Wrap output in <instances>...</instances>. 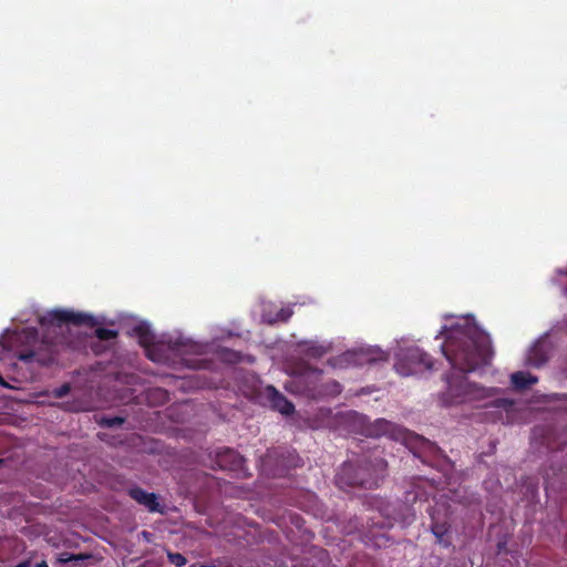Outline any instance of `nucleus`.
<instances>
[{
    "label": "nucleus",
    "mask_w": 567,
    "mask_h": 567,
    "mask_svg": "<svg viewBox=\"0 0 567 567\" xmlns=\"http://www.w3.org/2000/svg\"><path fill=\"white\" fill-rule=\"evenodd\" d=\"M444 338L442 352L453 370L462 375H446L447 393L462 402L472 392V384L464 374L488 365L494 357L489 336L474 321L472 316L458 318L451 326H443L436 336Z\"/></svg>",
    "instance_id": "f257e3e1"
},
{
    "label": "nucleus",
    "mask_w": 567,
    "mask_h": 567,
    "mask_svg": "<svg viewBox=\"0 0 567 567\" xmlns=\"http://www.w3.org/2000/svg\"><path fill=\"white\" fill-rule=\"evenodd\" d=\"M290 391L308 399L319 400L337 396L341 393V384L333 379H323V371L307 363L300 364L288 383Z\"/></svg>",
    "instance_id": "f03ea898"
},
{
    "label": "nucleus",
    "mask_w": 567,
    "mask_h": 567,
    "mask_svg": "<svg viewBox=\"0 0 567 567\" xmlns=\"http://www.w3.org/2000/svg\"><path fill=\"white\" fill-rule=\"evenodd\" d=\"M385 466L386 464L382 458L362 457L355 462L347 461L338 472L336 483L340 488L363 487L371 489L379 486Z\"/></svg>",
    "instance_id": "7ed1b4c3"
},
{
    "label": "nucleus",
    "mask_w": 567,
    "mask_h": 567,
    "mask_svg": "<svg viewBox=\"0 0 567 567\" xmlns=\"http://www.w3.org/2000/svg\"><path fill=\"white\" fill-rule=\"evenodd\" d=\"M39 323L43 329L53 328L61 330L63 326L66 324L93 328L97 324V321L93 316L87 313L75 312L66 309H54L40 317Z\"/></svg>",
    "instance_id": "20e7f679"
},
{
    "label": "nucleus",
    "mask_w": 567,
    "mask_h": 567,
    "mask_svg": "<svg viewBox=\"0 0 567 567\" xmlns=\"http://www.w3.org/2000/svg\"><path fill=\"white\" fill-rule=\"evenodd\" d=\"M394 368L399 374L409 377L432 370L433 360L429 353L417 347H413L408 348L398 355Z\"/></svg>",
    "instance_id": "39448f33"
},
{
    "label": "nucleus",
    "mask_w": 567,
    "mask_h": 567,
    "mask_svg": "<svg viewBox=\"0 0 567 567\" xmlns=\"http://www.w3.org/2000/svg\"><path fill=\"white\" fill-rule=\"evenodd\" d=\"M262 462L274 476H285L289 470L302 466V461L295 451L281 447L269 450Z\"/></svg>",
    "instance_id": "423d86ee"
},
{
    "label": "nucleus",
    "mask_w": 567,
    "mask_h": 567,
    "mask_svg": "<svg viewBox=\"0 0 567 567\" xmlns=\"http://www.w3.org/2000/svg\"><path fill=\"white\" fill-rule=\"evenodd\" d=\"M63 342L68 343L64 338L56 342H43L37 349L20 351L18 359L25 363L37 362L41 367H50L56 362V348Z\"/></svg>",
    "instance_id": "0eeeda50"
},
{
    "label": "nucleus",
    "mask_w": 567,
    "mask_h": 567,
    "mask_svg": "<svg viewBox=\"0 0 567 567\" xmlns=\"http://www.w3.org/2000/svg\"><path fill=\"white\" fill-rule=\"evenodd\" d=\"M244 462V457L233 449L225 447L216 452L215 463L220 470L239 471L243 468Z\"/></svg>",
    "instance_id": "6e6552de"
},
{
    "label": "nucleus",
    "mask_w": 567,
    "mask_h": 567,
    "mask_svg": "<svg viewBox=\"0 0 567 567\" xmlns=\"http://www.w3.org/2000/svg\"><path fill=\"white\" fill-rule=\"evenodd\" d=\"M128 496L140 505H143L152 513H162L158 497L155 493H148L140 486H133L127 489Z\"/></svg>",
    "instance_id": "1a4fd4ad"
},
{
    "label": "nucleus",
    "mask_w": 567,
    "mask_h": 567,
    "mask_svg": "<svg viewBox=\"0 0 567 567\" xmlns=\"http://www.w3.org/2000/svg\"><path fill=\"white\" fill-rule=\"evenodd\" d=\"M265 395L274 410H277L284 415H290L293 413V404L290 401H288L287 398L282 393H280L275 386L268 385L265 389Z\"/></svg>",
    "instance_id": "9d476101"
},
{
    "label": "nucleus",
    "mask_w": 567,
    "mask_h": 567,
    "mask_svg": "<svg viewBox=\"0 0 567 567\" xmlns=\"http://www.w3.org/2000/svg\"><path fill=\"white\" fill-rule=\"evenodd\" d=\"M431 532L436 538V543L447 548L452 545L451 524L447 519L440 520L434 514L431 515Z\"/></svg>",
    "instance_id": "9b49d317"
},
{
    "label": "nucleus",
    "mask_w": 567,
    "mask_h": 567,
    "mask_svg": "<svg viewBox=\"0 0 567 567\" xmlns=\"http://www.w3.org/2000/svg\"><path fill=\"white\" fill-rule=\"evenodd\" d=\"M133 334L138 339L140 344L147 350L154 343L155 336L146 323L135 326Z\"/></svg>",
    "instance_id": "f8f14e48"
},
{
    "label": "nucleus",
    "mask_w": 567,
    "mask_h": 567,
    "mask_svg": "<svg viewBox=\"0 0 567 567\" xmlns=\"http://www.w3.org/2000/svg\"><path fill=\"white\" fill-rule=\"evenodd\" d=\"M538 379L530 373L518 371L511 375L512 385L518 390H526L533 384L537 383Z\"/></svg>",
    "instance_id": "ddd939ff"
},
{
    "label": "nucleus",
    "mask_w": 567,
    "mask_h": 567,
    "mask_svg": "<svg viewBox=\"0 0 567 567\" xmlns=\"http://www.w3.org/2000/svg\"><path fill=\"white\" fill-rule=\"evenodd\" d=\"M417 442H419L420 447L425 453H429L430 455H432L434 457L443 455L442 450L435 443H432L429 440H426L424 437H419V436H417Z\"/></svg>",
    "instance_id": "4468645a"
},
{
    "label": "nucleus",
    "mask_w": 567,
    "mask_h": 567,
    "mask_svg": "<svg viewBox=\"0 0 567 567\" xmlns=\"http://www.w3.org/2000/svg\"><path fill=\"white\" fill-rule=\"evenodd\" d=\"M90 556L85 554H71L68 551L60 553L58 555V561L61 564L79 563L87 559Z\"/></svg>",
    "instance_id": "2eb2a0df"
},
{
    "label": "nucleus",
    "mask_w": 567,
    "mask_h": 567,
    "mask_svg": "<svg viewBox=\"0 0 567 567\" xmlns=\"http://www.w3.org/2000/svg\"><path fill=\"white\" fill-rule=\"evenodd\" d=\"M528 362L533 367L539 368L547 362V357L540 351L539 348L535 347L528 355Z\"/></svg>",
    "instance_id": "dca6fc26"
},
{
    "label": "nucleus",
    "mask_w": 567,
    "mask_h": 567,
    "mask_svg": "<svg viewBox=\"0 0 567 567\" xmlns=\"http://www.w3.org/2000/svg\"><path fill=\"white\" fill-rule=\"evenodd\" d=\"M199 349V346L193 342H186L182 340H176L173 346V350L177 352H185V353H197Z\"/></svg>",
    "instance_id": "f3484780"
},
{
    "label": "nucleus",
    "mask_w": 567,
    "mask_h": 567,
    "mask_svg": "<svg viewBox=\"0 0 567 567\" xmlns=\"http://www.w3.org/2000/svg\"><path fill=\"white\" fill-rule=\"evenodd\" d=\"M94 334L100 340H111L115 339L118 334L116 330L107 329V328H96Z\"/></svg>",
    "instance_id": "a211bd4d"
},
{
    "label": "nucleus",
    "mask_w": 567,
    "mask_h": 567,
    "mask_svg": "<svg viewBox=\"0 0 567 567\" xmlns=\"http://www.w3.org/2000/svg\"><path fill=\"white\" fill-rule=\"evenodd\" d=\"M167 558H168V561L176 567H183L187 563L186 557L179 553L168 551Z\"/></svg>",
    "instance_id": "6ab92c4d"
},
{
    "label": "nucleus",
    "mask_w": 567,
    "mask_h": 567,
    "mask_svg": "<svg viewBox=\"0 0 567 567\" xmlns=\"http://www.w3.org/2000/svg\"><path fill=\"white\" fill-rule=\"evenodd\" d=\"M124 423V419L121 416L102 417L100 424L105 427H115Z\"/></svg>",
    "instance_id": "aec40b11"
},
{
    "label": "nucleus",
    "mask_w": 567,
    "mask_h": 567,
    "mask_svg": "<svg viewBox=\"0 0 567 567\" xmlns=\"http://www.w3.org/2000/svg\"><path fill=\"white\" fill-rule=\"evenodd\" d=\"M71 391V385L69 383H63L61 386L53 390V396L56 399H62L66 396Z\"/></svg>",
    "instance_id": "412c9836"
},
{
    "label": "nucleus",
    "mask_w": 567,
    "mask_h": 567,
    "mask_svg": "<svg viewBox=\"0 0 567 567\" xmlns=\"http://www.w3.org/2000/svg\"><path fill=\"white\" fill-rule=\"evenodd\" d=\"M326 353V348L322 346H312L307 350V354L312 358H321Z\"/></svg>",
    "instance_id": "4be33fe9"
},
{
    "label": "nucleus",
    "mask_w": 567,
    "mask_h": 567,
    "mask_svg": "<svg viewBox=\"0 0 567 567\" xmlns=\"http://www.w3.org/2000/svg\"><path fill=\"white\" fill-rule=\"evenodd\" d=\"M292 316V311L290 309H280L277 313V320L287 321Z\"/></svg>",
    "instance_id": "5701e85b"
},
{
    "label": "nucleus",
    "mask_w": 567,
    "mask_h": 567,
    "mask_svg": "<svg viewBox=\"0 0 567 567\" xmlns=\"http://www.w3.org/2000/svg\"><path fill=\"white\" fill-rule=\"evenodd\" d=\"M390 542V539L384 535H377L375 536V546L382 547L386 546V544Z\"/></svg>",
    "instance_id": "b1692460"
},
{
    "label": "nucleus",
    "mask_w": 567,
    "mask_h": 567,
    "mask_svg": "<svg viewBox=\"0 0 567 567\" xmlns=\"http://www.w3.org/2000/svg\"><path fill=\"white\" fill-rule=\"evenodd\" d=\"M224 359L227 360V361H230V362H238L239 361V355L236 352L227 351L225 353V355H224Z\"/></svg>",
    "instance_id": "393cba45"
},
{
    "label": "nucleus",
    "mask_w": 567,
    "mask_h": 567,
    "mask_svg": "<svg viewBox=\"0 0 567 567\" xmlns=\"http://www.w3.org/2000/svg\"><path fill=\"white\" fill-rule=\"evenodd\" d=\"M155 393L159 396V399H161L163 402H164V401H166V400H167V398H168L167 392H166V391H164V390L157 389V390H155Z\"/></svg>",
    "instance_id": "a878e982"
},
{
    "label": "nucleus",
    "mask_w": 567,
    "mask_h": 567,
    "mask_svg": "<svg viewBox=\"0 0 567 567\" xmlns=\"http://www.w3.org/2000/svg\"><path fill=\"white\" fill-rule=\"evenodd\" d=\"M378 424H379L380 426H384V427H388V426L390 425V424H389L386 421H384V420H378Z\"/></svg>",
    "instance_id": "bb28decb"
},
{
    "label": "nucleus",
    "mask_w": 567,
    "mask_h": 567,
    "mask_svg": "<svg viewBox=\"0 0 567 567\" xmlns=\"http://www.w3.org/2000/svg\"><path fill=\"white\" fill-rule=\"evenodd\" d=\"M34 567H49V566H48L47 561L43 560L41 563L35 564Z\"/></svg>",
    "instance_id": "cd10ccee"
},
{
    "label": "nucleus",
    "mask_w": 567,
    "mask_h": 567,
    "mask_svg": "<svg viewBox=\"0 0 567 567\" xmlns=\"http://www.w3.org/2000/svg\"><path fill=\"white\" fill-rule=\"evenodd\" d=\"M503 405H513V402L509 400H503Z\"/></svg>",
    "instance_id": "c85d7f7f"
},
{
    "label": "nucleus",
    "mask_w": 567,
    "mask_h": 567,
    "mask_svg": "<svg viewBox=\"0 0 567 567\" xmlns=\"http://www.w3.org/2000/svg\"><path fill=\"white\" fill-rule=\"evenodd\" d=\"M199 567H217L215 565H200Z\"/></svg>",
    "instance_id": "c756f323"
}]
</instances>
